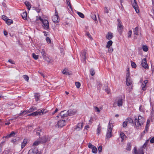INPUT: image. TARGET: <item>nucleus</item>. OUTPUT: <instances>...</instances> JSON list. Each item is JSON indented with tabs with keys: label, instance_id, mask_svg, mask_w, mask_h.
Wrapping results in <instances>:
<instances>
[{
	"label": "nucleus",
	"instance_id": "1",
	"mask_svg": "<svg viewBox=\"0 0 154 154\" xmlns=\"http://www.w3.org/2000/svg\"><path fill=\"white\" fill-rule=\"evenodd\" d=\"M134 121H135V126L137 128V127L140 126L143 124L145 121V119L144 118L140 116H138V119H135Z\"/></svg>",
	"mask_w": 154,
	"mask_h": 154
},
{
	"label": "nucleus",
	"instance_id": "2",
	"mask_svg": "<svg viewBox=\"0 0 154 154\" xmlns=\"http://www.w3.org/2000/svg\"><path fill=\"white\" fill-rule=\"evenodd\" d=\"M39 20L42 22V26L45 29H47L49 28V23L48 20H43L41 17H37L35 22H38L37 21Z\"/></svg>",
	"mask_w": 154,
	"mask_h": 154
},
{
	"label": "nucleus",
	"instance_id": "3",
	"mask_svg": "<svg viewBox=\"0 0 154 154\" xmlns=\"http://www.w3.org/2000/svg\"><path fill=\"white\" fill-rule=\"evenodd\" d=\"M127 72L126 74V84L127 86H128L130 88H132V86L131 85L132 84V82L131 79V77L130 76V72L129 69L127 71Z\"/></svg>",
	"mask_w": 154,
	"mask_h": 154
},
{
	"label": "nucleus",
	"instance_id": "4",
	"mask_svg": "<svg viewBox=\"0 0 154 154\" xmlns=\"http://www.w3.org/2000/svg\"><path fill=\"white\" fill-rule=\"evenodd\" d=\"M148 142V140H147L146 143L143 146L142 148H140L137 150L136 147H134V154H144L143 150L142 148H144L147 145L146 143Z\"/></svg>",
	"mask_w": 154,
	"mask_h": 154
},
{
	"label": "nucleus",
	"instance_id": "5",
	"mask_svg": "<svg viewBox=\"0 0 154 154\" xmlns=\"http://www.w3.org/2000/svg\"><path fill=\"white\" fill-rule=\"evenodd\" d=\"M110 121H109V124L108 125V128L107 129V131L106 135V137L107 138H109L112 136V128L110 126Z\"/></svg>",
	"mask_w": 154,
	"mask_h": 154
},
{
	"label": "nucleus",
	"instance_id": "6",
	"mask_svg": "<svg viewBox=\"0 0 154 154\" xmlns=\"http://www.w3.org/2000/svg\"><path fill=\"white\" fill-rule=\"evenodd\" d=\"M118 22V30L120 34H121L123 30V27L122 25V23L121 22L120 20L118 19L117 20Z\"/></svg>",
	"mask_w": 154,
	"mask_h": 154
},
{
	"label": "nucleus",
	"instance_id": "7",
	"mask_svg": "<svg viewBox=\"0 0 154 154\" xmlns=\"http://www.w3.org/2000/svg\"><path fill=\"white\" fill-rule=\"evenodd\" d=\"M132 6L133 8L135 10L136 12L137 13H139V9H138V6L137 5L136 2L135 0H134V1H131Z\"/></svg>",
	"mask_w": 154,
	"mask_h": 154
},
{
	"label": "nucleus",
	"instance_id": "8",
	"mask_svg": "<svg viewBox=\"0 0 154 154\" xmlns=\"http://www.w3.org/2000/svg\"><path fill=\"white\" fill-rule=\"evenodd\" d=\"M141 65L142 66L146 69H148L149 66L148 64L147 63L146 59V58L143 59L141 62Z\"/></svg>",
	"mask_w": 154,
	"mask_h": 154
},
{
	"label": "nucleus",
	"instance_id": "9",
	"mask_svg": "<svg viewBox=\"0 0 154 154\" xmlns=\"http://www.w3.org/2000/svg\"><path fill=\"white\" fill-rule=\"evenodd\" d=\"M117 105L119 106H121L122 105L123 103V100L121 97H118L116 99Z\"/></svg>",
	"mask_w": 154,
	"mask_h": 154
},
{
	"label": "nucleus",
	"instance_id": "10",
	"mask_svg": "<svg viewBox=\"0 0 154 154\" xmlns=\"http://www.w3.org/2000/svg\"><path fill=\"white\" fill-rule=\"evenodd\" d=\"M66 122L65 120H60L58 121L57 123V125L59 128L63 127L65 125Z\"/></svg>",
	"mask_w": 154,
	"mask_h": 154
},
{
	"label": "nucleus",
	"instance_id": "11",
	"mask_svg": "<svg viewBox=\"0 0 154 154\" xmlns=\"http://www.w3.org/2000/svg\"><path fill=\"white\" fill-rule=\"evenodd\" d=\"M60 116L62 118L68 116V114L67 111L65 110L61 111L60 113Z\"/></svg>",
	"mask_w": 154,
	"mask_h": 154
},
{
	"label": "nucleus",
	"instance_id": "12",
	"mask_svg": "<svg viewBox=\"0 0 154 154\" xmlns=\"http://www.w3.org/2000/svg\"><path fill=\"white\" fill-rule=\"evenodd\" d=\"M45 60L47 61L48 63H51L53 62V59L51 57L47 55L44 59Z\"/></svg>",
	"mask_w": 154,
	"mask_h": 154
},
{
	"label": "nucleus",
	"instance_id": "13",
	"mask_svg": "<svg viewBox=\"0 0 154 154\" xmlns=\"http://www.w3.org/2000/svg\"><path fill=\"white\" fill-rule=\"evenodd\" d=\"M86 53L85 51H83L81 53V58L82 59L83 62L85 63V60L86 58Z\"/></svg>",
	"mask_w": 154,
	"mask_h": 154
},
{
	"label": "nucleus",
	"instance_id": "14",
	"mask_svg": "<svg viewBox=\"0 0 154 154\" xmlns=\"http://www.w3.org/2000/svg\"><path fill=\"white\" fill-rule=\"evenodd\" d=\"M147 82V80H145L142 83L141 87L142 90L144 91L146 90V84Z\"/></svg>",
	"mask_w": 154,
	"mask_h": 154
},
{
	"label": "nucleus",
	"instance_id": "15",
	"mask_svg": "<svg viewBox=\"0 0 154 154\" xmlns=\"http://www.w3.org/2000/svg\"><path fill=\"white\" fill-rule=\"evenodd\" d=\"M39 51L40 52L41 55L43 59H44L48 55L44 49H42L40 51Z\"/></svg>",
	"mask_w": 154,
	"mask_h": 154
},
{
	"label": "nucleus",
	"instance_id": "16",
	"mask_svg": "<svg viewBox=\"0 0 154 154\" xmlns=\"http://www.w3.org/2000/svg\"><path fill=\"white\" fill-rule=\"evenodd\" d=\"M83 126V123H79L75 128V129L77 131H79L82 129Z\"/></svg>",
	"mask_w": 154,
	"mask_h": 154
},
{
	"label": "nucleus",
	"instance_id": "17",
	"mask_svg": "<svg viewBox=\"0 0 154 154\" xmlns=\"http://www.w3.org/2000/svg\"><path fill=\"white\" fill-rule=\"evenodd\" d=\"M52 20L55 23H57L59 20V16H54L53 17Z\"/></svg>",
	"mask_w": 154,
	"mask_h": 154
},
{
	"label": "nucleus",
	"instance_id": "18",
	"mask_svg": "<svg viewBox=\"0 0 154 154\" xmlns=\"http://www.w3.org/2000/svg\"><path fill=\"white\" fill-rule=\"evenodd\" d=\"M113 37L112 33L111 32H108L106 36V38L108 40H110Z\"/></svg>",
	"mask_w": 154,
	"mask_h": 154
},
{
	"label": "nucleus",
	"instance_id": "19",
	"mask_svg": "<svg viewBox=\"0 0 154 154\" xmlns=\"http://www.w3.org/2000/svg\"><path fill=\"white\" fill-rule=\"evenodd\" d=\"M48 140V136H45L41 139V142L42 143H45Z\"/></svg>",
	"mask_w": 154,
	"mask_h": 154
},
{
	"label": "nucleus",
	"instance_id": "20",
	"mask_svg": "<svg viewBox=\"0 0 154 154\" xmlns=\"http://www.w3.org/2000/svg\"><path fill=\"white\" fill-rule=\"evenodd\" d=\"M68 116H71L72 115L75 114L76 112L75 111H73L72 109H69L68 111Z\"/></svg>",
	"mask_w": 154,
	"mask_h": 154
},
{
	"label": "nucleus",
	"instance_id": "21",
	"mask_svg": "<svg viewBox=\"0 0 154 154\" xmlns=\"http://www.w3.org/2000/svg\"><path fill=\"white\" fill-rule=\"evenodd\" d=\"M41 130L39 128L35 129L34 131V133H35V135L37 136H40V132Z\"/></svg>",
	"mask_w": 154,
	"mask_h": 154
},
{
	"label": "nucleus",
	"instance_id": "22",
	"mask_svg": "<svg viewBox=\"0 0 154 154\" xmlns=\"http://www.w3.org/2000/svg\"><path fill=\"white\" fill-rule=\"evenodd\" d=\"M24 3L26 5V6L27 7V9L28 10H29L31 8V4H30L27 1H26Z\"/></svg>",
	"mask_w": 154,
	"mask_h": 154
},
{
	"label": "nucleus",
	"instance_id": "23",
	"mask_svg": "<svg viewBox=\"0 0 154 154\" xmlns=\"http://www.w3.org/2000/svg\"><path fill=\"white\" fill-rule=\"evenodd\" d=\"M112 44V42L111 40L109 41L106 44V47L107 48H109L111 46Z\"/></svg>",
	"mask_w": 154,
	"mask_h": 154
},
{
	"label": "nucleus",
	"instance_id": "24",
	"mask_svg": "<svg viewBox=\"0 0 154 154\" xmlns=\"http://www.w3.org/2000/svg\"><path fill=\"white\" fill-rule=\"evenodd\" d=\"M21 16L23 19L25 20L27 19V14L26 12H23L21 14Z\"/></svg>",
	"mask_w": 154,
	"mask_h": 154
},
{
	"label": "nucleus",
	"instance_id": "25",
	"mask_svg": "<svg viewBox=\"0 0 154 154\" xmlns=\"http://www.w3.org/2000/svg\"><path fill=\"white\" fill-rule=\"evenodd\" d=\"M40 95L38 93H35V100L38 101L39 99Z\"/></svg>",
	"mask_w": 154,
	"mask_h": 154
},
{
	"label": "nucleus",
	"instance_id": "26",
	"mask_svg": "<svg viewBox=\"0 0 154 154\" xmlns=\"http://www.w3.org/2000/svg\"><path fill=\"white\" fill-rule=\"evenodd\" d=\"M134 34L136 35H138V27H137L134 28Z\"/></svg>",
	"mask_w": 154,
	"mask_h": 154
},
{
	"label": "nucleus",
	"instance_id": "27",
	"mask_svg": "<svg viewBox=\"0 0 154 154\" xmlns=\"http://www.w3.org/2000/svg\"><path fill=\"white\" fill-rule=\"evenodd\" d=\"M6 22L7 23V24L9 25L13 23V21L12 20L9 19H7L6 20Z\"/></svg>",
	"mask_w": 154,
	"mask_h": 154
},
{
	"label": "nucleus",
	"instance_id": "28",
	"mask_svg": "<svg viewBox=\"0 0 154 154\" xmlns=\"http://www.w3.org/2000/svg\"><path fill=\"white\" fill-rule=\"evenodd\" d=\"M120 136L122 139V141L126 137V136L125 135V134L123 133H121L120 134Z\"/></svg>",
	"mask_w": 154,
	"mask_h": 154
},
{
	"label": "nucleus",
	"instance_id": "29",
	"mask_svg": "<svg viewBox=\"0 0 154 154\" xmlns=\"http://www.w3.org/2000/svg\"><path fill=\"white\" fill-rule=\"evenodd\" d=\"M42 143L41 141L36 140L35 141L33 144V146H37L40 143Z\"/></svg>",
	"mask_w": 154,
	"mask_h": 154
},
{
	"label": "nucleus",
	"instance_id": "30",
	"mask_svg": "<svg viewBox=\"0 0 154 154\" xmlns=\"http://www.w3.org/2000/svg\"><path fill=\"white\" fill-rule=\"evenodd\" d=\"M131 143H127V146L126 148V149L128 151L131 150Z\"/></svg>",
	"mask_w": 154,
	"mask_h": 154
},
{
	"label": "nucleus",
	"instance_id": "31",
	"mask_svg": "<svg viewBox=\"0 0 154 154\" xmlns=\"http://www.w3.org/2000/svg\"><path fill=\"white\" fill-rule=\"evenodd\" d=\"M38 114H39V112L36 111L29 114V116H34L38 115Z\"/></svg>",
	"mask_w": 154,
	"mask_h": 154
},
{
	"label": "nucleus",
	"instance_id": "32",
	"mask_svg": "<svg viewBox=\"0 0 154 154\" xmlns=\"http://www.w3.org/2000/svg\"><path fill=\"white\" fill-rule=\"evenodd\" d=\"M98 128L97 129V134H100V132L101 130V127L99 124L98 126Z\"/></svg>",
	"mask_w": 154,
	"mask_h": 154
},
{
	"label": "nucleus",
	"instance_id": "33",
	"mask_svg": "<svg viewBox=\"0 0 154 154\" xmlns=\"http://www.w3.org/2000/svg\"><path fill=\"white\" fill-rule=\"evenodd\" d=\"M23 77L27 82H28L29 80V77L27 75H23Z\"/></svg>",
	"mask_w": 154,
	"mask_h": 154
},
{
	"label": "nucleus",
	"instance_id": "34",
	"mask_svg": "<svg viewBox=\"0 0 154 154\" xmlns=\"http://www.w3.org/2000/svg\"><path fill=\"white\" fill-rule=\"evenodd\" d=\"M77 14L82 18H84L85 17L84 15L82 13L78 12H77Z\"/></svg>",
	"mask_w": 154,
	"mask_h": 154
},
{
	"label": "nucleus",
	"instance_id": "35",
	"mask_svg": "<svg viewBox=\"0 0 154 154\" xmlns=\"http://www.w3.org/2000/svg\"><path fill=\"white\" fill-rule=\"evenodd\" d=\"M143 49L144 51L146 52L148 50L147 46L146 45H143Z\"/></svg>",
	"mask_w": 154,
	"mask_h": 154
},
{
	"label": "nucleus",
	"instance_id": "36",
	"mask_svg": "<svg viewBox=\"0 0 154 154\" xmlns=\"http://www.w3.org/2000/svg\"><path fill=\"white\" fill-rule=\"evenodd\" d=\"M92 151L93 153H97V149L95 146L92 149Z\"/></svg>",
	"mask_w": 154,
	"mask_h": 154
},
{
	"label": "nucleus",
	"instance_id": "37",
	"mask_svg": "<svg viewBox=\"0 0 154 154\" xmlns=\"http://www.w3.org/2000/svg\"><path fill=\"white\" fill-rule=\"evenodd\" d=\"M91 75L92 76H93L94 75L95 72L94 69H91L90 71Z\"/></svg>",
	"mask_w": 154,
	"mask_h": 154
},
{
	"label": "nucleus",
	"instance_id": "38",
	"mask_svg": "<svg viewBox=\"0 0 154 154\" xmlns=\"http://www.w3.org/2000/svg\"><path fill=\"white\" fill-rule=\"evenodd\" d=\"M32 57L35 60H37L38 57V55H36L35 53H33L32 54Z\"/></svg>",
	"mask_w": 154,
	"mask_h": 154
},
{
	"label": "nucleus",
	"instance_id": "39",
	"mask_svg": "<svg viewBox=\"0 0 154 154\" xmlns=\"http://www.w3.org/2000/svg\"><path fill=\"white\" fill-rule=\"evenodd\" d=\"M47 112V110L46 109H42L41 111H39V115H41V114H43L45 113H46Z\"/></svg>",
	"mask_w": 154,
	"mask_h": 154
},
{
	"label": "nucleus",
	"instance_id": "40",
	"mask_svg": "<svg viewBox=\"0 0 154 154\" xmlns=\"http://www.w3.org/2000/svg\"><path fill=\"white\" fill-rule=\"evenodd\" d=\"M66 0V4H67V5H68L69 6V8H70L71 9L72 7H71V6L70 3V0Z\"/></svg>",
	"mask_w": 154,
	"mask_h": 154
},
{
	"label": "nucleus",
	"instance_id": "41",
	"mask_svg": "<svg viewBox=\"0 0 154 154\" xmlns=\"http://www.w3.org/2000/svg\"><path fill=\"white\" fill-rule=\"evenodd\" d=\"M126 121L127 123L129 122L130 123L132 122L133 121L132 119L130 118H128L127 119H126Z\"/></svg>",
	"mask_w": 154,
	"mask_h": 154
},
{
	"label": "nucleus",
	"instance_id": "42",
	"mask_svg": "<svg viewBox=\"0 0 154 154\" xmlns=\"http://www.w3.org/2000/svg\"><path fill=\"white\" fill-rule=\"evenodd\" d=\"M75 85L77 88H79L81 85L80 83L79 82H75Z\"/></svg>",
	"mask_w": 154,
	"mask_h": 154
},
{
	"label": "nucleus",
	"instance_id": "43",
	"mask_svg": "<svg viewBox=\"0 0 154 154\" xmlns=\"http://www.w3.org/2000/svg\"><path fill=\"white\" fill-rule=\"evenodd\" d=\"M28 112L29 113L28 111H27L26 110H25L23 111V112H22L20 113V114H19V116H21L22 115H25L26 114V113Z\"/></svg>",
	"mask_w": 154,
	"mask_h": 154
},
{
	"label": "nucleus",
	"instance_id": "44",
	"mask_svg": "<svg viewBox=\"0 0 154 154\" xmlns=\"http://www.w3.org/2000/svg\"><path fill=\"white\" fill-rule=\"evenodd\" d=\"M15 134V133L14 131H12L10 134H8V137H13Z\"/></svg>",
	"mask_w": 154,
	"mask_h": 154
},
{
	"label": "nucleus",
	"instance_id": "45",
	"mask_svg": "<svg viewBox=\"0 0 154 154\" xmlns=\"http://www.w3.org/2000/svg\"><path fill=\"white\" fill-rule=\"evenodd\" d=\"M94 107L95 111L97 112H100V110L97 106H94Z\"/></svg>",
	"mask_w": 154,
	"mask_h": 154
},
{
	"label": "nucleus",
	"instance_id": "46",
	"mask_svg": "<svg viewBox=\"0 0 154 154\" xmlns=\"http://www.w3.org/2000/svg\"><path fill=\"white\" fill-rule=\"evenodd\" d=\"M92 18L94 20H97L96 15L95 14H92L91 15Z\"/></svg>",
	"mask_w": 154,
	"mask_h": 154
},
{
	"label": "nucleus",
	"instance_id": "47",
	"mask_svg": "<svg viewBox=\"0 0 154 154\" xmlns=\"http://www.w3.org/2000/svg\"><path fill=\"white\" fill-rule=\"evenodd\" d=\"M35 152L34 151V150H33L32 151L29 150L28 154H35Z\"/></svg>",
	"mask_w": 154,
	"mask_h": 154
},
{
	"label": "nucleus",
	"instance_id": "48",
	"mask_svg": "<svg viewBox=\"0 0 154 154\" xmlns=\"http://www.w3.org/2000/svg\"><path fill=\"white\" fill-rule=\"evenodd\" d=\"M131 66L135 68L136 67V65L134 62H131Z\"/></svg>",
	"mask_w": 154,
	"mask_h": 154
},
{
	"label": "nucleus",
	"instance_id": "49",
	"mask_svg": "<svg viewBox=\"0 0 154 154\" xmlns=\"http://www.w3.org/2000/svg\"><path fill=\"white\" fill-rule=\"evenodd\" d=\"M86 35L88 36V37L90 38L91 39H92V37L89 32H87L86 33Z\"/></svg>",
	"mask_w": 154,
	"mask_h": 154
},
{
	"label": "nucleus",
	"instance_id": "50",
	"mask_svg": "<svg viewBox=\"0 0 154 154\" xmlns=\"http://www.w3.org/2000/svg\"><path fill=\"white\" fill-rule=\"evenodd\" d=\"M127 122L126 121L123 122V127H125L127 125Z\"/></svg>",
	"mask_w": 154,
	"mask_h": 154
},
{
	"label": "nucleus",
	"instance_id": "51",
	"mask_svg": "<svg viewBox=\"0 0 154 154\" xmlns=\"http://www.w3.org/2000/svg\"><path fill=\"white\" fill-rule=\"evenodd\" d=\"M94 146H94L93 145H92L90 143L89 144L88 147L89 148H90V149H93V148L94 147Z\"/></svg>",
	"mask_w": 154,
	"mask_h": 154
},
{
	"label": "nucleus",
	"instance_id": "52",
	"mask_svg": "<svg viewBox=\"0 0 154 154\" xmlns=\"http://www.w3.org/2000/svg\"><path fill=\"white\" fill-rule=\"evenodd\" d=\"M132 34V31L131 30H130L129 31L128 33V38H130L131 36V35Z\"/></svg>",
	"mask_w": 154,
	"mask_h": 154
},
{
	"label": "nucleus",
	"instance_id": "53",
	"mask_svg": "<svg viewBox=\"0 0 154 154\" xmlns=\"http://www.w3.org/2000/svg\"><path fill=\"white\" fill-rule=\"evenodd\" d=\"M62 73H63V74L66 75L68 74L69 73V72H68L66 71V70L65 69L63 70Z\"/></svg>",
	"mask_w": 154,
	"mask_h": 154
},
{
	"label": "nucleus",
	"instance_id": "54",
	"mask_svg": "<svg viewBox=\"0 0 154 154\" xmlns=\"http://www.w3.org/2000/svg\"><path fill=\"white\" fill-rule=\"evenodd\" d=\"M2 18L4 20L6 21V20H7V17L4 15H3L2 16Z\"/></svg>",
	"mask_w": 154,
	"mask_h": 154
},
{
	"label": "nucleus",
	"instance_id": "55",
	"mask_svg": "<svg viewBox=\"0 0 154 154\" xmlns=\"http://www.w3.org/2000/svg\"><path fill=\"white\" fill-rule=\"evenodd\" d=\"M35 109L33 107H32L30 108L28 111V112H30L33 111Z\"/></svg>",
	"mask_w": 154,
	"mask_h": 154
},
{
	"label": "nucleus",
	"instance_id": "56",
	"mask_svg": "<svg viewBox=\"0 0 154 154\" xmlns=\"http://www.w3.org/2000/svg\"><path fill=\"white\" fill-rule=\"evenodd\" d=\"M98 150L99 152H100L102 149V147L101 146H100L98 148Z\"/></svg>",
	"mask_w": 154,
	"mask_h": 154
},
{
	"label": "nucleus",
	"instance_id": "57",
	"mask_svg": "<svg viewBox=\"0 0 154 154\" xmlns=\"http://www.w3.org/2000/svg\"><path fill=\"white\" fill-rule=\"evenodd\" d=\"M19 115L17 116H13L12 117V118L10 119V120H12L14 119H16L18 117Z\"/></svg>",
	"mask_w": 154,
	"mask_h": 154
},
{
	"label": "nucleus",
	"instance_id": "58",
	"mask_svg": "<svg viewBox=\"0 0 154 154\" xmlns=\"http://www.w3.org/2000/svg\"><path fill=\"white\" fill-rule=\"evenodd\" d=\"M35 9L36 10V11L38 13H39L41 10L38 7L35 8Z\"/></svg>",
	"mask_w": 154,
	"mask_h": 154
},
{
	"label": "nucleus",
	"instance_id": "59",
	"mask_svg": "<svg viewBox=\"0 0 154 154\" xmlns=\"http://www.w3.org/2000/svg\"><path fill=\"white\" fill-rule=\"evenodd\" d=\"M149 124H146V125L145 128V130L147 131L149 127Z\"/></svg>",
	"mask_w": 154,
	"mask_h": 154
},
{
	"label": "nucleus",
	"instance_id": "60",
	"mask_svg": "<svg viewBox=\"0 0 154 154\" xmlns=\"http://www.w3.org/2000/svg\"><path fill=\"white\" fill-rule=\"evenodd\" d=\"M150 142L151 143H154V136L150 140Z\"/></svg>",
	"mask_w": 154,
	"mask_h": 154
},
{
	"label": "nucleus",
	"instance_id": "61",
	"mask_svg": "<svg viewBox=\"0 0 154 154\" xmlns=\"http://www.w3.org/2000/svg\"><path fill=\"white\" fill-rule=\"evenodd\" d=\"M46 41L48 43H50L51 42V40L49 37H47L46 38Z\"/></svg>",
	"mask_w": 154,
	"mask_h": 154
},
{
	"label": "nucleus",
	"instance_id": "62",
	"mask_svg": "<svg viewBox=\"0 0 154 154\" xmlns=\"http://www.w3.org/2000/svg\"><path fill=\"white\" fill-rule=\"evenodd\" d=\"M113 51V48H109L108 51L109 52H112Z\"/></svg>",
	"mask_w": 154,
	"mask_h": 154
},
{
	"label": "nucleus",
	"instance_id": "63",
	"mask_svg": "<svg viewBox=\"0 0 154 154\" xmlns=\"http://www.w3.org/2000/svg\"><path fill=\"white\" fill-rule=\"evenodd\" d=\"M26 144L25 143H23L22 142L21 144V148H24L26 145Z\"/></svg>",
	"mask_w": 154,
	"mask_h": 154
},
{
	"label": "nucleus",
	"instance_id": "64",
	"mask_svg": "<svg viewBox=\"0 0 154 154\" xmlns=\"http://www.w3.org/2000/svg\"><path fill=\"white\" fill-rule=\"evenodd\" d=\"M105 12L106 13H109V11L106 7L105 8Z\"/></svg>",
	"mask_w": 154,
	"mask_h": 154
}]
</instances>
